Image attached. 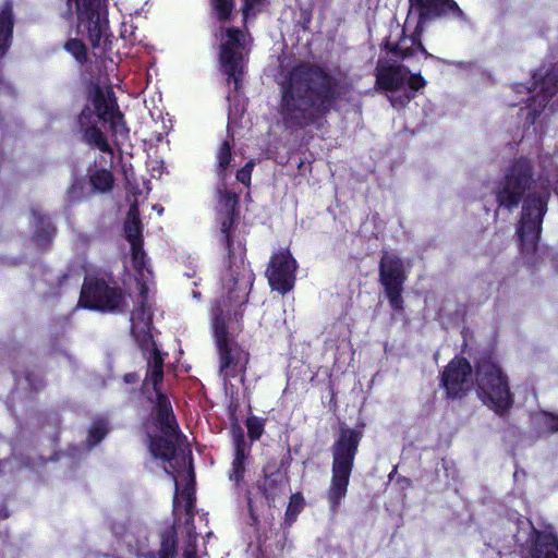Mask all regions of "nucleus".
Wrapping results in <instances>:
<instances>
[{
  "instance_id": "58836bf2",
  "label": "nucleus",
  "mask_w": 558,
  "mask_h": 558,
  "mask_svg": "<svg viewBox=\"0 0 558 558\" xmlns=\"http://www.w3.org/2000/svg\"><path fill=\"white\" fill-rule=\"evenodd\" d=\"M84 198V183L75 179L66 190V202L70 205L78 204Z\"/></svg>"
},
{
  "instance_id": "7c9ffc66",
  "label": "nucleus",
  "mask_w": 558,
  "mask_h": 558,
  "mask_svg": "<svg viewBox=\"0 0 558 558\" xmlns=\"http://www.w3.org/2000/svg\"><path fill=\"white\" fill-rule=\"evenodd\" d=\"M109 432L108 423L104 418L95 420L89 429L87 441L90 446H96L102 441Z\"/></svg>"
},
{
  "instance_id": "aec40b11",
  "label": "nucleus",
  "mask_w": 558,
  "mask_h": 558,
  "mask_svg": "<svg viewBox=\"0 0 558 558\" xmlns=\"http://www.w3.org/2000/svg\"><path fill=\"white\" fill-rule=\"evenodd\" d=\"M31 214L35 223L33 241L39 250L47 251L53 242L57 228L49 216L43 213L40 208L33 207Z\"/></svg>"
},
{
  "instance_id": "b1692460",
  "label": "nucleus",
  "mask_w": 558,
  "mask_h": 558,
  "mask_svg": "<svg viewBox=\"0 0 558 558\" xmlns=\"http://www.w3.org/2000/svg\"><path fill=\"white\" fill-rule=\"evenodd\" d=\"M172 436L159 435L150 437L149 449L154 457L170 462L175 457V445L170 439Z\"/></svg>"
},
{
  "instance_id": "39448f33",
  "label": "nucleus",
  "mask_w": 558,
  "mask_h": 558,
  "mask_svg": "<svg viewBox=\"0 0 558 558\" xmlns=\"http://www.w3.org/2000/svg\"><path fill=\"white\" fill-rule=\"evenodd\" d=\"M474 378L480 400L498 416L508 414L514 403L509 378L492 356H481L474 363Z\"/></svg>"
},
{
  "instance_id": "a878e982",
  "label": "nucleus",
  "mask_w": 558,
  "mask_h": 558,
  "mask_svg": "<svg viewBox=\"0 0 558 558\" xmlns=\"http://www.w3.org/2000/svg\"><path fill=\"white\" fill-rule=\"evenodd\" d=\"M88 178L93 190L101 194L110 192L114 185L113 173L108 169H96Z\"/></svg>"
},
{
  "instance_id": "7ed1b4c3",
  "label": "nucleus",
  "mask_w": 558,
  "mask_h": 558,
  "mask_svg": "<svg viewBox=\"0 0 558 558\" xmlns=\"http://www.w3.org/2000/svg\"><path fill=\"white\" fill-rule=\"evenodd\" d=\"M99 122L109 123L112 137L123 141L129 138L130 129L119 108L112 87L92 83L87 93V101L77 116L82 141L92 148L113 155L106 134L98 126Z\"/></svg>"
},
{
  "instance_id": "2eb2a0df",
  "label": "nucleus",
  "mask_w": 558,
  "mask_h": 558,
  "mask_svg": "<svg viewBox=\"0 0 558 558\" xmlns=\"http://www.w3.org/2000/svg\"><path fill=\"white\" fill-rule=\"evenodd\" d=\"M69 8L75 7L76 35H102L108 28L107 12L100 8V0H66Z\"/></svg>"
},
{
  "instance_id": "ddd939ff",
  "label": "nucleus",
  "mask_w": 558,
  "mask_h": 558,
  "mask_svg": "<svg viewBox=\"0 0 558 558\" xmlns=\"http://www.w3.org/2000/svg\"><path fill=\"white\" fill-rule=\"evenodd\" d=\"M296 270V259L289 248H283L270 256L265 274L270 288L284 295L294 288Z\"/></svg>"
},
{
  "instance_id": "5fc2aeb1",
  "label": "nucleus",
  "mask_w": 558,
  "mask_h": 558,
  "mask_svg": "<svg viewBox=\"0 0 558 558\" xmlns=\"http://www.w3.org/2000/svg\"><path fill=\"white\" fill-rule=\"evenodd\" d=\"M310 21H311V17H310V16L304 17L303 31H306V29H307V27H306V25H305V24L310 23Z\"/></svg>"
},
{
  "instance_id": "2f4dec72",
  "label": "nucleus",
  "mask_w": 558,
  "mask_h": 558,
  "mask_svg": "<svg viewBox=\"0 0 558 558\" xmlns=\"http://www.w3.org/2000/svg\"><path fill=\"white\" fill-rule=\"evenodd\" d=\"M216 158L218 166V174L220 177H225L232 160L231 144L229 141L226 140L221 143L216 154Z\"/></svg>"
},
{
  "instance_id": "4468645a",
  "label": "nucleus",
  "mask_w": 558,
  "mask_h": 558,
  "mask_svg": "<svg viewBox=\"0 0 558 558\" xmlns=\"http://www.w3.org/2000/svg\"><path fill=\"white\" fill-rule=\"evenodd\" d=\"M418 15L417 24L411 35H421L423 26L427 22L451 17L458 21H466L464 12L454 0H409Z\"/></svg>"
},
{
  "instance_id": "5701e85b",
  "label": "nucleus",
  "mask_w": 558,
  "mask_h": 558,
  "mask_svg": "<svg viewBox=\"0 0 558 558\" xmlns=\"http://www.w3.org/2000/svg\"><path fill=\"white\" fill-rule=\"evenodd\" d=\"M250 458V451H233V459L228 471V478L235 488L245 486L246 461Z\"/></svg>"
},
{
  "instance_id": "49530a36",
  "label": "nucleus",
  "mask_w": 558,
  "mask_h": 558,
  "mask_svg": "<svg viewBox=\"0 0 558 558\" xmlns=\"http://www.w3.org/2000/svg\"><path fill=\"white\" fill-rule=\"evenodd\" d=\"M150 381L147 378H144L140 392L145 397L146 402H148V397H155V392L153 391V387H150Z\"/></svg>"
},
{
  "instance_id": "72a5a7b5",
  "label": "nucleus",
  "mask_w": 558,
  "mask_h": 558,
  "mask_svg": "<svg viewBox=\"0 0 558 558\" xmlns=\"http://www.w3.org/2000/svg\"><path fill=\"white\" fill-rule=\"evenodd\" d=\"M177 542L173 537H163L157 553H147L145 558H175Z\"/></svg>"
},
{
  "instance_id": "6e6d98bb",
  "label": "nucleus",
  "mask_w": 558,
  "mask_h": 558,
  "mask_svg": "<svg viewBox=\"0 0 558 558\" xmlns=\"http://www.w3.org/2000/svg\"><path fill=\"white\" fill-rule=\"evenodd\" d=\"M185 557H186V558H195V553H194V551H187V553L185 554Z\"/></svg>"
},
{
  "instance_id": "f8f14e48",
  "label": "nucleus",
  "mask_w": 558,
  "mask_h": 558,
  "mask_svg": "<svg viewBox=\"0 0 558 558\" xmlns=\"http://www.w3.org/2000/svg\"><path fill=\"white\" fill-rule=\"evenodd\" d=\"M473 367L464 356H454L439 375V387L445 391V399L456 401L464 399L471 390Z\"/></svg>"
},
{
  "instance_id": "4be33fe9",
  "label": "nucleus",
  "mask_w": 558,
  "mask_h": 558,
  "mask_svg": "<svg viewBox=\"0 0 558 558\" xmlns=\"http://www.w3.org/2000/svg\"><path fill=\"white\" fill-rule=\"evenodd\" d=\"M284 483H288V477L281 473L280 469L271 473L265 472L264 482L258 489L269 506L281 494Z\"/></svg>"
},
{
  "instance_id": "c85d7f7f",
  "label": "nucleus",
  "mask_w": 558,
  "mask_h": 558,
  "mask_svg": "<svg viewBox=\"0 0 558 558\" xmlns=\"http://www.w3.org/2000/svg\"><path fill=\"white\" fill-rule=\"evenodd\" d=\"M187 473H189L190 482L186 483V485L183 488L181 495H182V497L185 500V513H186V515L193 518L194 517V508H195L196 498H195V488H194L195 475H194V470H193L192 462L190 463L189 472Z\"/></svg>"
},
{
  "instance_id": "f03ea898",
  "label": "nucleus",
  "mask_w": 558,
  "mask_h": 558,
  "mask_svg": "<svg viewBox=\"0 0 558 558\" xmlns=\"http://www.w3.org/2000/svg\"><path fill=\"white\" fill-rule=\"evenodd\" d=\"M535 182L534 161L520 156L507 167L493 191L499 208L512 211L522 203L515 234L520 251L524 254L536 252L551 196L549 185H542L538 190L532 191Z\"/></svg>"
},
{
  "instance_id": "423d86ee",
  "label": "nucleus",
  "mask_w": 558,
  "mask_h": 558,
  "mask_svg": "<svg viewBox=\"0 0 558 558\" xmlns=\"http://www.w3.org/2000/svg\"><path fill=\"white\" fill-rule=\"evenodd\" d=\"M230 269H225L221 276L222 287L227 294L216 299L210 307V322L215 339L229 337L228 323L233 317L238 323L243 319V306L248 301V294L254 279L250 283L230 277Z\"/></svg>"
},
{
  "instance_id": "3c124183",
  "label": "nucleus",
  "mask_w": 558,
  "mask_h": 558,
  "mask_svg": "<svg viewBox=\"0 0 558 558\" xmlns=\"http://www.w3.org/2000/svg\"><path fill=\"white\" fill-rule=\"evenodd\" d=\"M105 38V44L108 41L109 37H100V36H97V37H89V39H92V45L93 46H98L100 44V40Z\"/></svg>"
},
{
  "instance_id": "6e6552de",
  "label": "nucleus",
  "mask_w": 558,
  "mask_h": 558,
  "mask_svg": "<svg viewBox=\"0 0 558 558\" xmlns=\"http://www.w3.org/2000/svg\"><path fill=\"white\" fill-rule=\"evenodd\" d=\"M78 305L102 313L123 312L125 293L112 276H86L81 289Z\"/></svg>"
},
{
  "instance_id": "a211bd4d",
  "label": "nucleus",
  "mask_w": 558,
  "mask_h": 558,
  "mask_svg": "<svg viewBox=\"0 0 558 558\" xmlns=\"http://www.w3.org/2000/svg\"><path fill=\"white\" fill-rule=\"evenodd\" d=\"M155 397H148L150 404L149 420L166 436H178L180 426L170 401L163 390L154 391Z\"/></svg>"
},
{
  "instance_id": "09e8293b",
  "label": "nucleus",
  "mask_w": 558,
  "mask_h": 558,
  "mask_svg": "<svg viewBox=\"0 0 558 558\" xmlns=\"http://www.w3.org/2000/svg\"><path fill=\"white\" fill-rule=\"evenodd\" d=\"M12 37H0V58L3 57L10 48Z\"/></svg>"
},
{
  "instance_id": "f257e3e1",
  "label": "nucleus",
  "mask_w": 558,
  "mask_h": 558,
  "mask_svg": "<svg viewBox=\"0 0 558 558\" xmlns=\"http://www.w3.org/2000/svg\"><path fill=\"white\" fill-rule=\"evenodd\" d=\"M278 112L286 129H319L349 93L347 82L324 65L301 61L279 83Z\"/></svg>"
},
{
  "instance_id": "f3484780",
  "label": "nucleus",
  "mask_w": 558,
  "mask_h": 558,
  "mask_svg": "<svg viewBox=\"0 0 558 558\" xmlns=\"http://www.w3.org/2000/svg\"><path fill=\"white\" fill-rule=\"evenodd\" d=\"M246 37H228L220 46L219 61L227 74L228 84L233 83L234 92L241 88L243 77V50Z\"/></svg>"
},
{
  "instance_id": "e433bc0d",
  "label": "nucleus",
  "mask_w": 558,
  "mask_h": 558,
  "mask_svg": "<svg viewBox=\"0 0 558 558\" xmlns=\"http://www.w3.org/2000/svg\"><path fill=\"white\" fill-rule=\"evenodd\" d=\"M13 8L11 2H5L0 11V35L13 34Z\"/></svg>"
},
{
  "instance_id": "20e7f679",
  "label": "nucleus",
  "mask_w": 558,
  "mask_h": 558,
  "mask_svg": "<svg viewBox=\"0 0 558 558\" xmlns=\"http://www.w3.org/2000/svg\"><path fill=\"white\" fill-rule=\"evenodd\" d=\"M363 438V430L339 424V432L330 447L332 457L331 480L327 490V500L332 511H337L347 496L355 458Z\"/></svg>"
},
{
  "instance_id": "13d9d810",
  "label": "nucleus",
  "mask_w": 558,
  "mask_h": 558,
  "mask_svg": "<svg viewBox=\"0 0 558 558\" xmlns=\"http://www.w3.org/2000/svg\"><path fill=\"white\" fill-rule=\"evenodd\" d=\"M403 481H404V482H407V483H410V480H409V478H405V477H404V478H403Z\"/></svg>"
},
{
  "instance_id": "412c9836",
  "label": "nucleus",
  "mask_w": 558,
  "mask_h": 558,
  "mask_svg": "<svg viewBox=\"0 0 558 558\" xmlns=\"http://www.w3.org/2000/svg\"><path fill=\"white\" fill-rule=\"evenodd\" d=\"M165 359L156 343H153L150 355L147 357L145 378L149 379L153 391L162 390L165 379Z\"/></svg>"
},
{
  "instance_id": "cd10ccee",
  "label": "nucleus",
  "mask_w": 558,
  "mask_h": 558,
  "mask_svg": "<svg viewBox=\"0 0 558 558\" xmlns=\"http://www.w3.org/2000/svg\"><path fill=\"white\" fill-rule=\"evenodd\" d=\"M239 204H240V196L234 191L220 192L219 215L240 216Z\"/></svg>"
},
{
  "instance_id": "864d4df0",
  "label": "nucleus",
  "mask_w": 558,
  "mask_h": 558,
  "mask_svg": "<svg viewBox=\"0 0 558 558\" xmlns=\"http://www.w3.org/2000/svg\"><path fill=\"white\" fill-rule=\"evenodd\" d=\"M147 290H148V288H147L146 283H145V282L141 283V295H142L143 298H145V296H146V294H147Z\"/></svg>"
},
{
  "instance_id": "c756f323",
  "label": "nucleus",
  "mask_w": 558,
  "mask_h": 558,
  "mask_svg": "<svg viewBox=\"0 0 558 558\" xmlns=\"http://www.w3.org/2000/svg\"><path fill=\"white\" fill-rule=\"evenodd\" d=\"M131 245V262L134 270L138 276H144V270L146 269L147 257L144 251V242L141 243H132Z\"/></svg>"
},
{
  "instance_id": "a19ab883",
  "label": "nucleus",
  "mask_w": 558,
  "mask_h": 558,
  "mask_svg": "<svg viewBox=\"0 0 558 558\" xmlns=\"http://www.w3.org/2000/svg\"><path fill=\"white\" fill-rule=\"evenodd\" d=\"M213 5L219 21L227 22L230 19L233 9V0H213Z\"/></svg>"
},
{
  "instance_id": "c9c22d12",
  "label": "nucleus",
  "mask_w": 558,
  "mask_h": 558,
  "mask_svg": "<svg viewBox=\"0 0 558 558\" xmlns=\"http://www.w3.org/2000/svg\"><path fill=\"white\" fill-rule=\"evenodd\" d=\"M268 0H243L242 15L243 20L256 17L257 14L267 9Z\"/></svg>"
},
{
  "instance_id": "4d7b16f0",
  "label": "nucleus",
  "mask_w": 558,
  "mask_h": 558,
  "mask_svg": "<svg viewBox=\"0 0 558 558\" xmlns=\"http://www.w3.org/2000/svg\"><path fill=\"white\" fill-rule=\"evenodd\" d=\"M108 29H109V27L102 33V35H107ZM108 36H111V33H108Z\"/></svg>"
},
{
  "instance_id": "79ce46f5",
  "label": "nucleus",
  "mask_w": 558,
  "mask_h": 558,
  "mask_svg": "<svg viewBox=\"0 0 558 558\" xmlns=\"http://www.w3.org/2000/svg\"><path fill=\"white\" fill-rule=\"evenodd\" d=\"M542 421L548 432L558 433V413L543 411Z\"/></svg>"
},
{
  "instance_id": "473e14b6",
  "label": "nucleus",
  "mask_w": 558,
  "mask_h": 558,
  "mask_svg": "<svg viewBox=\"0 0 558 558\" xmlns=\"http://www.w3.org/2000/svg\"><path fill=\"white\" fill-rule=\"evenodd\" d=\"M266 418L256 415H250L245 420L247 436L252 442L262 438L265 430Z\"/></svg>"
},
{
  "instance_id": "de8ad7c7",
  "label": "nucleus",
  "mask_w": 558,
  "mask_h": 558,
  "mask_svg": "<svg viewBox=\"0 0 558 558\" xmlns=\"http://www.w3.org/2000/svg\"><path fill=\"white\" fill-rule=\"evenodd\" d=\"M138 380H140V375H138V373H136V372H130V373H125V374L123 375V381H124L126 385H133V384H136Z\"/></svg>"
},
{
  "instance_id": "bb28decb",
  "label": "nucleus",
  "mask_w": 558,
  "mask_h": 558,
  "mask_svg": "<svg viewBox=\"0 0 558 558\" xmlns=\"http://www.w3.org/2000/svg\"><path fill=\"white\" fill-rule=\"evenodd\" d=\"M305 507V499L302 493L298 492L290 496L288 507L284 512L283 525L290 527L298 519Z\"/></svg>"
},
{
  "instance_id": "8fccbe9b",
  "label": "nucleus",
  "mask_w": 558,
  "mask_h": 558,
  "mask_svg": "<svg viewBox=\"0 0 558 558\" xmlns=\"http://www.w3.org/2000/svg\"><path fill=\"white\" fill-rule=\"evenodd\" d=\"M247 508H248V512H250L251 518L254 521H257V515L255 514V511H254L253 501H252V499L250 497H247Z\"/></svg>"
},
{
  "instance_id": "6ab92c4d",
  "label": "nucleus",
  "mask_w": 558,
  "mask_h": 558,
  "mask_svg": "<svg viewBox=\"0 0 558 558\" xmlns=\"http://www.w3.org/2000/svg\"><path fill=\"white\" fill-rule=\"evenodd\" d=\"M530 558H558V537L535 529L530 534Z\"/></svg>"
},
{
  "instance_id": "ea45409f",
  "label": "nucleus",
  "mask_w": 558,
  "mask_h": 558,
  "mask_svg": "<svg viewBox=\"0 0 558 558\" xmlns=\"http://www.w3.org/2000/svg\"><path fill=\"white\" fill-rule=\"evenodd\" d=\"M25 380L28 384V388L33 393H38L46 388V380L44 375L34 371H27L25 373Z\"/></svg>"
},
{
  "instance_id": "0eeeda50",
  "label": "nucleus",
  "mask_w": 558,
  "mask_h": 558,
  "mask_svg": "<svg viewBox=\"0 0 558 558\" xmlns=\"http://www.w3.org/2000/svg\"><path fill=\"white\" fill-rule=\"evenodd\" d=\"M422 37H399V40L391 45L387 37L385 49L391 54L390 58H379L375 68L376 86L385 92H397L403 85L410 74V70L400 63L411 57L415 51H421L425 57L429 56L421 43Z\"/></svg>"
},
{
  "instance_id": "dca6fc26",
  "label": "nucleus",
  "mask_w": 558,
  "mask_h": 558,
  "mask_svg": "<svg viewBox=\"0 0 558 558\" xmlns=\"http://www.w3.org/2000/svg\"><path fill=\"white\" fill-rule=\"evenodd\" d=\"M215 342L219 355V372L223 379L227 380L241 375L242 380H244L250 353L236 342H231L229 337L215 339Z\"/></svg>"
},
{
  "instance_id": "9d476101",
  "label": "nucleus",
  "mask_w": 558,
  "mask_h": 558,
  "mask_svg": "<svg viewBox=\"0 0 558 558\" xmlns=\"http://www.w3.org/2000/svg\"><path fill=\"white\" fill-rule=\"evenodd\" d=\"M220 234L218 242L226 250L227 254L223 259L225 269H230L232 272L231 278L235 280H243L250 283V280L255 279L254 272L246 268L244 263L245 246L240 242L234 244V231L239 223L240 216L233 215H219Z\"/></svg>"
},
{
  "instance_id": "9b49d317",
  "label": "nucleus",
  "mask_w": 558,
  "mask_h": 558,
  "mask_svg": "<svg viewBox=\"0 0 558 558\" xmlns=\"http://www.w3.org/2000/svg\"><path fill=\"white\" fill-rule=\"evenodd\" d=\"M379 283L395 313L404 311L403 290L408 275L404 263L395 253L384 252L378 265Z\"/></svg>"
},
{
  "instance_id": "4c0bfd02",
  "label": "nucleus",
  "mask_w": 558,
  "mask_h": 558,
  "mask_svg": "<svg viewBox=\"0 0 558 558\" xmlns=\"http://www.w3.org/2000/svg\"><path fill=\"white\" fill-rule=\"evenodd\" d=\"M69 51L78 62L83 63L87 60L86 45L77 37H71L64 45Z\"/></svg>"
},
{
  "instance_id": "c03bdc74",
  "label": "nucleus",
  "mask_w": 558,
  "mask_h": 558,
  "mask_svg": "<svg viewBox=\"0 0 558 558\" xmlns=\"http://www.w3.org/2000/svg\"><path fill=\"white\" fill-rule=\"evenodd\" d=\"M408 78V86L410 89L417 92L425 87L426 81L420 73L410 74Z\"/></svg>"
},
{
  "instance_id": "603ef678",
  "label": "nucleus",
  "mask_w": 558,
  "mask_h": 558,
  "mask_svg": "<svg viewBox=\"0 0 558 558\" xmlns=\"http://www.w3.org/2000/svg\"><path fill=\"white\" fill-rule=\"evenodd\" d=\"M226 35L232 36V35H243L242 31L238 28H228L226 31Z\"/></svg>"
},
{
  "instance_id": "37998d69",
  "label": "nucleus",
  "mask_w": 558,
  "mask_h": 558,
  "mask_svg": "<svg viewBox=\"0 0 558 558\" xmlns=\"http://www.w3.org/2000/svg\"><path fill=\"white\" fill-rule=\"evenodd\" d=\"M254 167V162L251 160L244 167L239 169L235 173V178L242 184L248 186L251 184L252 169Z\"/></svg>"
},
{
  "instance_id": "393cba45",
  "label": "nucleus",
  "mask_w": 558,
  "mask_h": 558,
  "mask_svg": "<svg viewBox=\"0 0 558 558\" xmlns=\"http://www.w3.org/2000/svg\"><path fill=\"white\" fill-rule=\"evenodd\" d=\"M142 230L143 227L138 209L136 205H132L128 211L126 220L124 222V234L130 244L144 242Z\"/></svg>"
},
{
  "instance_id": "1a4fd4ad",
  "label": "nucleus",
  "mask_w": 558,
  "mask_h": 558,
  "mask_svg": "<svg viewBox=\"0 0 558 558\" xmlns=\"http://www.w3.org/2000/svg\"><path fill=\"white\" fill-rule=\"evenodd\" d=\"M533 90L536 94L529 97L526 101V120L534 123L536 119L544 111L549 100L558 93V62L551 64L544 71L539 68L533 73ZM517 93H523V90L531 92V87H525L522 83H517L513 86Z\"/></svg>"
},
{
  "instance_id": "a18cd8bd",
  "label": "nucleus",
  "mask_w": 558,
  "mask_h": 558,
  "mask_svg": "<svg viewBox=\"0 0 558 558\" xmlns=\"http://www.w3.org/2000/svg\"><path fill=\"white\" fill-rule=\"evenodd\" d=\"M136 341L142 351L146 350L149 343H155L153 341V336L148 328L146 330H142L138 335H136Z\"/></svg>"
},
{
  "instance_id": "f704fd0d",
  "label": "nucleus",
  "mask_w": 558,
  "mask_h": 558,
  "mask_svg": "<svg viewBox=\"0 0 558 558\" xmlns=\"http://www.w3.org/2000/svg\"><path fill=\"white\" fill-rule=\"evenodd\" d=\"M230 432L233 439L234 451H251V446L247 445L244 430L239 424L236 417L231 422Z\"/></svg>"
}]
</instances>
